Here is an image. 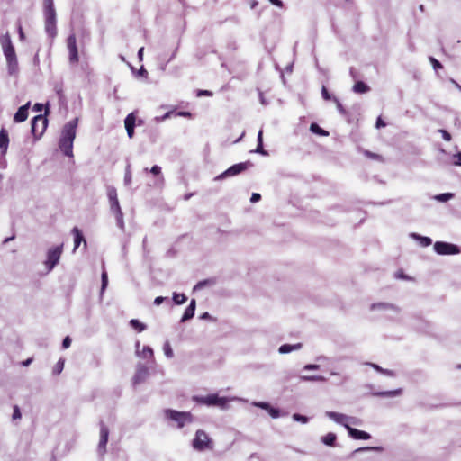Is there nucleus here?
<instances>
[{
  "instance_id": "a211bd4d",
  "label": "nucleus",
  "mask_w": 461,
  "mask_h": 461,
  "mask_svg": "<svg viewBox=\"0 0 461 461\" xmlns=\"http://www.w3.org/2000/svg\"><path fill=\"white\" fill-rule=\"evenodd\" d=\"M30 107V102H28L26 104L19 107L17 112L15 113L14 116V121L15 122H24L28 117V110Z\"/></svg>"
},
{
  "instance_id": "39448f33",
  "label": "nucleus",
  "mask_w": 461,
  "mask_h": 461,
  "mask_svg": "<svg viewBox=\"0 0 461 461\" xmlns=\"http://www.w3.org/2000/svg\"><path fill=\"white\" fill-rule=\"evenodd\" d=\"M62 251H63L62 244L50 248L48 249L47 254H46V260L43 262L48 273L52 271L53 268L59 264Z\"/></svg>"
},
{
  "instance_id": "dca6fc26",
  "label": "nucleus",
  "mask_w": 461,
  "mask_h": 461,
  "mask_svg": "<svg viewBox=\"0 0 461 461\" xmlns=\"http://www.w3.org/2000/svg\"><path fill=\"white\" fill-rule=\"evenodd\" d=\"M72 234L74 236V249H73V251H75L77 249H78V247L80 246L81 243H83L84 249H86V246H87V243H86V240H85L84 235L81 232V230L77 227H74L72 229Z\"/></svg>"
},
{
  "instance_id": "473e14b6",
  "label": "nucleus",
  "mask_w": 461,
  "mask_h": 461,
  "mask_svg": "<svg viewBox=\"0 0 461 461\" xmlns=\"http://www.w3.org/2000/svg\"><path fill=\"white\" fill-rule=\"evenodd\" d=\"M116 219L117 226L123 230H124V221H123V213L122 210L116 211L113 212Z\"/></svg>"
},
{
  "instance_id": "680f3d73",
  "label": "nucleus",
  "mask_w": 461,
  "mask_h": 461,
  "mask_svg": "<svg viewBox=\"0 0 461 461\" xmlns=\"http://www.w3.org/2000/svg\"><path fill=\"white\" fill-rule=\"evenodd\" d=\"M366 365H369L371 366L375 370H376L377 372L381 373L382 374V371L384 370V368H382L381 366H379L378 365L376 364H373V363H366Z\"/></svg>"
},
{
  "instance_id": "9d476101",
  "label": "nucleus",
  "mask_w": 461,
  "mask_h": 461,
  "mask_svg": "<svg viewBox=\"0 0 461 461\" xmlns=\"http://www.w3.org/2000/svg\"><path fill=\"white\" fill-rule=\"evenodd\" d=\"M48 125V120L44 115L35 116L31 122L32 133L37 137L41 136Z\"/></svg>"
},
{
  "instance_id": "2eb2a0df",
  "label": "nucleus",
  "mask_w": 461,
  "mask_h": 461,
  "mask_svg": "<svg viewBox=\"0 0 461 461\" xmlns=\"http://www.w3.org/2000/svg\"><path fill=\"white\" fill-rule=\"evenodd\" d=\"M136 116L135 113H129L124 119V125L127 131V135L130 139H132L134 136V128L136 125Z\"/></svg>"
},
{
  "instance_id": "c03bdc74",
  "label": "nucleus",
  "mask_w": 461,
  "mask_h": 461,
  "mask_svg": "<svg viewBox=\"0 0 461 461\" xmlns=\"http://www.w3.org/2000/svg\"><path fill=\"white\" fill-rule=\"evenodd\" d=\"M293 420L298 422H302L303 424L307 423L309 419L306 416L301 415L299 413H294L293 415Z\"/></svg>"
},
{
  "instance_id": "a19ab883",
  "label": "nucleus",
  "mask_w": 461,
  "mask_h": 461,
  "mask_svg": "<svg viewBox=\"0 0 461 461\" xmlns=\"http://www.w3.org/2000/svg\"><path fill=\"white\" fill-rule=\"evenodd\" d=\"M453 196H454V194L451 193H443V194L437 195L436 200H438L441 203H445V202L448 201L449 199H451Z\"/></svg>"
},
{
  "instance_id": "4468645a",
  "label": "nucleus",
  "mask_w": 461,
  "mask_h": 461,
  "mask_svg": "<svg viewBox=\"0 0 461 461\" xmlns=\"http://www.w3.org/2000/svg\"><path fill=\"white\" fill-rule=\"evenodd\" d=\"M107 196L110 204V211L112 213L116 211L122 210L117 197V191L115 187L109 186L107 188Z\"/></svg>"
},
{
  "instance_id": "58836bf2",
  "label": "nucleus",
  "mask_w": 461,
  "mask_h": 461,
  "mask_svg": "<svg viewBox=\"0 0 461 461\" xmlns=\"http://www.w3.org/2000/svg\"><path fill=\"white\" fill-rule=\"evenodd\" d=\"M101 281H102L101 293H103L106 289L107 285H108V276H107V272L104 269L102 272Z\"/></svg>"
},
{
  "instance_id": "338daca9",
  "label": "nucleus",
  "mask_w": 461,
  "mask_h": 461,
  "mask_svg": "<svg viewBox=\"0 0 461 461\" xmlns=\"http://www.w3.org/2000/svg\"><path fill=\"white\" fill-rule=\"evenodd\" d=\"M368 158H379L380 156L377 155V154H375V153H372L370 151H366L365 153Z\"/></svg>"
},
{
  "instance_id": "e433bc0d",
  "label": "nucleus",
  "mask_w": 461,
  "mask_h": 461,
  "mask_svg": "<svg viewBox=\"0 0 461 461\" xmlns=\"http://www.w3.org/2000/svg\"><path fill=\"white\" fill-rule=\"evenodd\" d=\"M68 53H69V62L72 64V63H77L78 61V52H77V49H70L68 50Z\"/></svg>"
},
{
  "instance_id": "09e8293b",
  "label": "nucleus",
  "mask_w": 461,
  "mask_h": 461,
  "mask_svg": "<svg viewBox=\"0 0 461 461\" xmlns=\"http://www.w3.org/2000/svg\"><path fill=\"white\" fill-rule=\"evenodd\" d=\"M22 418L21 411L18 405L14 406V411L12 415L13 420H20Z\"/></svg>"
},
{
  "instance_id": "a18cd8bd",
  "label": "nucleus",
  "mask_w": 461,
  "mask_h": 461,
  "mask_svg": "<svg viewBox=\"0 0 461 461\" xmlns=\"http://www.w3.org/2000/svg\"><path fill=\"white\" fill-rule=\"evenodd\" d=\"M252 405L266 410L267 411L268 409H270L271 406L268 402H252Z\"/></svg>"
},
{
  "instance_id": "de8ad7c7",
  "label": "nucleus",
  "mask_w": 461,
  "mask_h": 461,
  "mask_svg": "<svg viewBox=\"0 0 461 461\" xmlns=\"http://www.w3.org/2000/svg\"><path fill=\"white\" fill-rule=\"evenodd\" d=\"M321 96L324 100L326 101H330V100H332L333 101V97L328 91V89L325 87V86H322L321 88Z\"/></svg>"
},
{
  "instance_id": "f257e3e1",
  "label": "nucleus",
  "mask_w": 461,
  "mask_h": 461,
  "mask_svg": "<svg viewBox=\"0 0 461 461\" xmlns=\"http://www.w3.org/2000/svg\"><path fill=\"white\" fill-rule=\"evenodd\" d=\"M77 122V118L69 121L61 131L59 146L63 154L69 158L73 157V142L76 138Z\"/></svg>"
},
{
  "instance_id": "bf43d9fd",
  "label": "nucleus",
  "mask_w": 461,
  "mask_h": 461,
  "mask_svg": "<svg viewBox=\"0 0 461 461\" xmlns=\"http://www.w3.org/2000/svg\"><path fill=\"white\" fill-rule=\"evenodd\" d=\"M209 283V281L207 280H204V281H201L199 282L194 287V290H200L202 288H203L207 284Z\"/></svg>"
},
{
  "instance_id": "a878e982",
  "label": "nucleus",
  "mask_w": 461,
  "mask_h": 461,
  "mask_svg": "<svg viewBox=\"0 0 461 461\" xmlns=\"http://www.w3.org/2000/svg\"><path fill=\"white\" fill-rule=\"evenodd\" d=\"M370 90V87L363 81H357L353 86V91L357 94H365Z\"/></svg>"
},
{
  "instance_id": "69168bd1",
  "label": "nucleus",
  "mask_w": 461,
  "mask_h": 461,
  "mask_svg": "<svg viewBox=\"0 0 461 461\" xmlns=\"http://www.w3.org/2000/svg\"><path fill=\"white\" fill-rule=\"evenodd\" d=\"M43 109V104H35L34 106H33V110L36 111V112H41Z\"/></svg>"
},
{
  "instance_id": "8fccbe9b",
  "label": "nucleus",
  "mask_w": 461,
  "mask_h": 461,
  "mask_svg": "<svg viewBox=\"0 0 461 461\" xmlns=\"http://www.w3.org/2000/svg\"><path fill=\"white\" fill-rule=\"evenodd\" d=\"M429 61H430V63H431V65H432V67H433V68L435 70L442 68L441 63L438 59H436L435 58L429 57Z\"/></svg>"
},
{
  "instance_id": "f704fd0d",
  "label": "nucleus",
  "mask_w": 461,
  "mask_h": 461,
  "mask_svg": "<svg viewBox=\"0 0 461 461\" xmlns=\"http://www.w3.org/2000/svg\"><path fill=\"white\" fill-rule=\"evenodd\" d=\"M412 238L420 240V244L423 247H428L432 243V240L429 237H423L416 233H411Z\"/></svg>"
},
{
  "instance_id": "393cba45",
  "label": "nucleus",
  "mask_w": 461,
  "mask_h": 461,
  "mask_svg": "<svg viewBox=\"0 0 461 461\" xmlns=\"http://www.w3.org/2000/svg\"><path fill=\"white\" fill-rule=\"evenodd\" d=\"M371 451L383 452L384 448L382 447H359V448L354 450L352 452L351 456L354 457V456H356L359 453L371 452Z\"/></svg>"
},
{
  "instance_id": "b1692460",
  "label": "nucleus",
  "mask_w": 461,
  "mask_h": 461,
  "mask_svg": "<svg viewBox=\"0 0 461 461\" xmlns=\"http://www.w3.org/2000/svg\"><path fill=\"white\" fill-rule=\"evenodd\" d=\"M149 172L155 176H158V180H157V183L155 185H163L164 184V177L163 176L161 175V167L158 165H155L153 166Z\"/></svg>"
},
{
  "instance_id": "4d7b16f0",
  "label": "nucleus",
  "mask_w": 461,
  "mask_h": 461,
  "mask_svg": "<svg viewBox=\"0 0 461 461\" xmlns=\"http://www.w3.org/2000/svg\"><path fill=\"white\" fill-rule=\"evenodd\" d=\"M203 95L212 96V93L209 90H198L197 96H203Z\"/></svg>"
},
{
  "instance_id": "ddd939ff",
  "label": "nucleus",
  "mask_w": 461,
  "mask_h": 461,
  "mask_svg": "<svg viewBox=\"0 0 461 461\" xmlns=\"http://www.w3.org/2000/svg\"><path fill=\"white\" fill-rule=\"evenodd\" d=\"M148 375V367L144 364L139 363L136 366V372L132 378L133 385L136 386L137 384L143 383Z\"/></svg>"
},
{
  "instance_id": "72a5a7b5",
  "label": "nucleus",
  "mask_w": 461,
  "mask_h": 461,
  "mask_svg": "<svg viewBox=\"0 0 461 461\" xmlns=\"http://www.w3.org/2000/svg\"><path fill=\"white\" fill-rule=\"evenodd\" d=\"M130 325L135 329L138 332H141L146 330L147 326L140 322L139 320L132 319L130 321Z\"/></svg>"
},
{
  "instance_id": "f03ea898",
  "label": "nucleus",
  "mask_w": 461,
  "mask_h": 461,
  "mask_svg": "<svg viewBox=\"0 0 461 461\" xmlns=\"http://www.w3.org/2000/svg\"><path fill=\"white\" fill-rule=\"evenodd\" d=\"M44 17L46 33L50 38L56 37V11L54 8L53 0H44Z\"/></svg>"
},
{
  "instance_id": "cd10ccee",
  "label": "nucleus",
  "mask_w": 461,
  "mask_h": 461,
  "mask_svg": "<svg viewBox=\"0 0 461 461\" xmlns=\"http://www.w3.org/2000/svg\"><path fill=\"white\" fill-rule=\"evenodd\" d=\"M337 440V436L333 432H329L327 435L323 436L321 438V442L330 447H333L335 445V442Z\"/></svg>"
},
{
  "instance_id": "ea45409f",
  "label": "nucleus",
  "mask_w": 461,
  "mask_h": 461,
  "mask_svg": "<svg viewBox=\"0 0 461 461\" xmlns=\"http://www.w3.org/2000/svg\"><path fill=\"white\" fill-rule=\"evenodd\" d=\"M63 368H64V360L59 359L57 362V364L55 365V366L53 367V370H52L53 375H59L62 372Z\"/></svg>"
},
{
  "instance_id": "0e129e2a",
  "label": "nucleus",
  "mask_w": 461,
  "mask_h": 461,
  "mask_svg": "<svg viewBox=\"0 0 461 461\" xmlns=\"http://www.w3.org/2000/svg\"><path fill=\"white\" fill-rule=\"evenodd\" d=\"M376 128H381L385 126V122L381 119V117H378L375 124Z\"/></svg>"
},
{
  "instance_id": "4be33fe9",
  "label": "nucleus",
  "mask_w": 461,
  "mask_h": 461,
  "mask_svg": "<svg viewBox=\"0 0 461 461\" xmlns=\"http://www.w3.org/2000/svg\"><path fill=\"white\" fill-rule=\"evenodd\" d=\"M301 348H302V344L301 343H296V344H294V345L284 344V345L279 347L278 352L280 354H287V353L292 352L293 350H298Z\"/></svg>"
},
{
  "instance_id": "864d4df0",
  "label": "nucleus",
  "mask_w": 461,
  "mask_h": 461,
  "mask_svg": "<svg viewBox=\"0 0 461 461\" xmlns=\"http://www.w3.org/2000/svg\"><path fill=\"white\" fill-rule=\"evenodd\" d=\"M439 132L441 133L442 135V138L446 140V141H450L451 140V135L448 131H447L446 130H439Z\"/></svg>"
},
{
  "instance_id": "2f4dec72",
  "label": "nucleus",
  "mask_w": 461,
  "mask_h": 461,
  "mask_svg": "<svg viewBox=\"0 0 461 461\" xmlns=\"http://www.w3.org/2000/svg\"><path fill=\"white\" fill-rule=\"evenodd\" d=\"M310 131L312 133L318 134L320 136H329V132L322 128H321L317 123L312 122L310 126Z\"/></svg>"
},
{
  "instance_id": "3c124183",
  "label": "nucleus",
  "mask_w": 461,
  "mask_h": 461,
  "mask_svg": "<svg viewBox=\"0 0 461 461\" xmlns=\"http://www.w3.org/2000/svg\"><path fill=\"white\" fill-rule=\"evenodd\" d=\"M267 412L272 418H278L280 416V411L276 408H273L270 406V409H268Z\"/></svg>"
},
{
  "instance_id": "0eeeda50",
  "label": "nucleus",
  "mask_w": 461,
  "mask_h": 461,
  "mask_svg": "<svg viewBox=\"0 0 461 461\" xmlns=\"http://www.w3.org/2000/svg\"><path fill=\"white\" fill-rule=\"evenodd\" d=\"M252 167V163L250 161H246L242 163L235 164L231 167H230L227 170H225L223 173L216 176V180H221L226 177L234 176L239 175L240 173L245 171L249 167Z\"/></svg>"
},
{
  "instance_id": "c756f323",
  "label": "nucleus",
  "mask_w": 461,
  "mask_h": 461,
  "mask_svg": "<svg viewBox=\"0 0 461 461\" xmlns=\"http://www.w3.org/2000/svg\"><path fill=\"white\" fill-rule=\"evenodd\" d=\"M300 380L304 382H325L327 379L322 375H301Z\"/></svg>"
},
{
  "instance_id": "37998d69",
  "label": "nucleus",
  "mask_w": 461,
  "mask_h": 461,
  "mask_svg": "<svg viewBox=\"0 0 461 461\" xmlns=\"http://www.w3.org/2000/svg\"><path fill=\"white\" fill-rule=\"evenodd\" d=\"M333 102L336 104L338 112L341 115H346L347 112H346L345 108L343 107V105L341 104V103L339 102V100L337 97H333Z\"/></svg>"
},
{
  "instance_id": "f8f14e48",
  "label": "nucleus",
  "mask_w": 461,
  "mask_h": 461,
  "mask_svg": "<svg viewBox=\"0 0 461 461\" xmlns=\"http://www.w3.org/2000/svg\"><path fill=\"white\" fill-rule=\"evenodd\" d=\"M326 416L329 417L333 421L343 425L346 428V425H349L348 422L353 424H358L357 420L354 417H349L342 413H338L335 411H327Z\"/></svg>"
},
{
  "instance_id": "412c9836",
  "label": "nucleus",
  "mask_w": 461,
  "mask_h": 461,
  "mask_svg": "<svg viewBox=\"0 0 461 461\" xmlns=\"http://www.w3.org/2000/svg\"><path fill=\"white\" fill-rule=\"evenodd\" d=\"M370 309L372 311H375V310H380V311H393L395 312H398L399 310L396 306H394L393 304H391V303H373L370 307Z\"/></svg>"
},
{
  "instance_id": "c85d7f7f",
  "label": "nucleus",
  "mask_w": 461,
  "mask_h": 461,
  "mask_svg": "<svg viewBox=\"0 0 461 461\" xmlns=\"http://www.w3.org/2000/svg\"><path fill=\"white\" fill-rule=\"evenodd\" d=\"M257 141H258V146H257L255 152L259 153L263 156H267V152L263 148V131L262 130H260L258 133Z\"/></svg>"
},
{
  "instance_id": "5fc2aeb1",
  "label": "nucleus",
  "mask_w": 461,
  "mask_h": 461,
  "mask_svg": "<svg viewBox=\"0 0 461 461\" xmlns=\"http://www.w3.org/2000/svg\"><path fill=\"white\" fill-rule=\"evenodd\" d=\"M320 366L316 364H307L303 366L304 370H318Z\"/></svg>"
},
{
  "instance_id": "e2e57ef3",
  "label": "nucleus",
  "mask_w": 461,
  "mask_h": 461,
  "mask_svg": "<svg viewBox=\"0 0 461 461\" xmlns=\"http://www.w3.org/2000/svg\"><path fill=\"white\" fill-rule=\"evenodd\" d=\"M382 374L383 375H389V376H395V373L393 371V370H389V369H384L382 371Z\"/></svg>"
},
{
  "instance_id": "603ef678",
  "label": "nucleus",
  "mask_w": 461,
  "mask_h": 461,
  "mask_svg": "<svg viewBox=\"0 0 461 461\" xmlns=\"http://www.w3.org/2000/svg\"><path fill=\"white\" fill-rule=\"evenodd\" d=\"M172 113H173V112L171 111V112H167V113H165L164 115H162V116H157V117H155V121H156L157 122H163V121H165V120L168 119V118L171 116V114H172Z\"/></svg>"
},
{
  "instance_id": "9b49d317",
  "label": "nucleus",
  "mask_w": 461,
  "mask_h": 461,
  "mask_svg": "<svg viewBox=\"0 0 461 461\" xmlns=\"http://www.w3.org/2000/svg\"><path fill=\"white\" fill-rule=\"evenodd\" d=\"M109 438V429L104 422L100 423V439L97 446V453L100 456H104L106 453V445Z\"/></svg>"
},
{
  "instance_id": "6e6d98bb",
  "label": "nucleus",
  "mask_w": 461,
  "mask_h": 461,
  "mask_svg": "<svg viewBox=\"0 0 461 461\" xmlns=\"http://www.w3.org/2000/svg\"><path fill=\"white\" fill-rule=\"evenodd\" d=\"M70 345H71V339H70L68 336H67V337L63 339V341H62V347H63L64 348H69V347H70Z\"/></svg>"
},
{
  "instance_id": "052dcab7",
  "label": "nucleus",
  "mask_w": 461,
  "mask_h": 461,
  "mask_svg": "<svg viewBox=\"0 0 461 461\" xmlns=\"http://www.w3.org/2000/svg\"><path fill=\"white\" fill-rule=\"evenodd\" d=\"M167 300V297H163V296H158L155 298L154 300V303L156 305H160L164 301Z\"/></svg>"
},
{
  "instance_id": "f3484780",
  "label": "nucleus",
  "mask_w": 461,
  "mask_h": 461,
  "mask_svg": "<svg viewBox=\"0 0 461 461\" xmlns=\"http://www.w3.org/2000/svg\"><path fill=\"white\" fill-rule=\"evenodd\" d=\"M346 429L348 432V435L355 439H369L371 438L369 433L359 430L357 429H354L349 425H346Z\"/></svg>"
},
{
  "instance_id": "aec40b11",
  "label": "nucleus",
  "mask_w": 461,
  "mask_h": 461,
  "mask_svg": "<svg viewBox=\"0 0 461 461\" xmlns=\"http://www.w3.org/2000/svg\"><path fill=\"white\" fill-rule=\"evenodd\" d=\"M135 346L137 356L142 358L153 359V349L149 346H144L141 351L139 350V348L140 346V341H137Z\"/></svg>"
},
{
  "instance_id": "1a4fd4ad",
  "label": "nucleus",
  "mask_w": 461,
  "mask_h": 461,
  "mask_svg": "<svg viewBox=\"0 0 461 461\" xmlns=\"http://www.w3.org/2000/svg\"><path fill=\"white\" fill-rule=\"evenodd\" d=\"M434 250L439 255H456L460 253L458 246L444 241L435 242Z\"/></svg>"
},
{
  "instance_id": "bb28decb",
  "label": "nucleus",
  "mask_w": 461,
  "mask_h": 461,
  "mask_svg": "<svg viewBox=\"0 0 461 461\" xmlns=\"http://www.w3.org/2000/svg\"><path fill=\"white\" fill-rule=\"evenodd\" d=\"M402 393V389H396L392 391H381V392H375L373 394L375 396H380V397H394L398 396Z\"/></svg>"
},
{
  "instance_id": "20e7f679",
  "label": "nucleus",
  "mask_w": 461,
  "mask_h": 461,
  "mask_svg": "<svg viewBox=\"0 0 461 461\" xmlns=\"http://www.w3.org/2000/svg\"><path fill=\"white\" fill-rule=\"evenodd\" d=\"M192 447L194 450L198 452H203L205 450H212L213 449V441L208 436V434L203 430L198 429L195 432V436L192 441Z\"/></svg>"
},
{
  "instance_id": "79ce46f5",
  "label": "nucleus",
  "mask_w": 461,
  "mask_h": 461,
  "mask_svg": "<svg viewBox=\"0 0 461 461\" xmlns=\"http://www.w3.org/2000/svg\"><path fill=\"white\" fill-rule=\"evenodd\" d=\"M131 182V166L128 165L126 167V170H125V176H124V184L126 185H130Z\"/></svg>"
},
{
  "instance_id": "13d9d810",
  "label": "nucleus",
  "mask_w": 461,
  "mask_h": 461,
  "mask_svg": "<svg viewBox=\"0 0 461 461\" xmlns=\"http://www.w3.org/2000/svg\"><path fill=\"white\" fill-rule=\"evenodd\" d=\"M260 199H261V195L259 194L253 193L250 197V202L254 203L258 202Z\"/></svg>"
},
{
  "instance_id": "c9c22d12",
  "label": "nucleus",
  "mask_w": 461,
  "mask_h": 461,
  "mask_svg": "<svg viewBox=\"0 0 461 461\" xmlns=\"http://www.w3.org/2000/svg\"><path fill=\"white\" fill-rule=\"evenodd\" d=\"M173 301L176 304L180 305L185 303L187 301V297L184 294H173Z\"/></svg>"
},
{
  "instance_id": "49530a36",
  "label": "nucleus",
  "mask_w": 461,
  "mask_h": 461,
  "mask_svg": "<svg viewBox=\"0 0 461 461\" xmlns=\"http://www.w3.org/2000/svg\"><path fill=\"white\" fill-rule=\"evenodd\" d=\"M164 353L167 357L171 358L174 356L173 350L168 342L164 345Z\"/></svg>"
},
{
  "instance_id": "7c9ffc66",
  "label": "nucleus",
  "mask_w": 461,
  "mask_h": 461,
  "mask_svg": "<svg viewBox=\"0 0 461 461\" xmlns=\"http://www.w3.org/2000/svg\"><path fill=\"white\" fill-rule=\"evenodd\" d=\"M6 63H7V69H8V73L10 75H14L17 73L18 71V61H17V58L16 59H14L12 60H6Z\"/></svg>"
},
{
  "instance_id": "774afa93",
  "label": "nucleus",
  "mask_w": 461,
  "mask_h": 461,
  "mask_svg": "<svg viewBox=\"0 0 461 461\" xmlns=\"http://www.w3.org/2000/svg\"><path fill=\"white\" fill-rule=\"evenodd\" d=\"M456 158H457V160L455 162V165L461 166V152H458L456 155Z\"/></svg>"
},
{
  "instance_id": "4c0bfd02",
  "label": "nucleus",
  "mask_w": 461,
  "mask_h": 461,
  "mask_svg": "<svg viewBox=\"0 0 461 461\" xmlns=\"http://www.w3.org/2000/svg\"><path fill=\"white\" fill-rule=\"evenodd\" d=\"M67 45H68V50L77 49V39H76V36L74 34H71V35H69L68 37Z\"/></svg>"
},
{
  "instance_id": "7ed1b4c3",
  "label": "nucleus",
  "mask_w": 461,
  "mask_h": 461,
  "mask_svg": "<svg viewBox=\"0 0 461 461\" xmlns=\"http://www.w3.org/2000/svg\"><path fill=\"white\" fill-rule=\"evenodd\" d=\"M165 417L174 421L177 429H182L194 422V416L189 411H178L172 409L165 410Z\"/></svg>"
},
{
  "instance_id": "6e6552de",
  "label": "nucleus",
  "mask_w": 461,
  "mask_h": 461,
  "mask_svg": "<svg viewBox=\"0 0 461 461\" xmlns=\"http://www.w3.org/2000/svg\"><path fill=\"white\" fill-rule=\"evenodd\" d=\"M0 43L6 60L16 59L14 47L12 43L11 37L5 33L0 37Z\"/></svg>"
},
{
  "instance_id": "6ab92c4d",
  "label": "nucleus",
  "mask_w": 461,
  "mask_h": 461,
  "mask_svg": "<svg viewBox=\"0 0 461 461\" xmlns=\"http://www.w3.org/2000/svg\"><path fill=\"white\" fill-rule=\"evenodd\" d=\"M195 308L196 301L194 299H192L181 318V322H185L186 321L191 320L194 316Z\"/></svg>"
},
{
  "instance_id": "5701e85b",
  "label": "nucleus",
  "mask_w": 461,
  "mask_h": 461,
  "mask_svg": "<svg viewBox=\"0 0 461 461\" xmlns=\"http://www.w3.org/2000/svg\"><path fill=\"white\" fill-rule=\"evenodd\" d=\"M9 143L8 133L5 129L0 131V149H3L4 152L7 150Z\"/></svg>"
},
{
  "instance_id": "423d86ee",
  "label": "nucleus",
  "mask_w": 461,
  "mask_h": 461,
  "mask_svg": "<svg viewBox=\"0 0 461 461\" xmlns=\"http://www.w3.org/2000/svg\"><path fill=\"white\" fill-rule=\"evenodd\" d=\"M194 400L200 404H204L207 406H219L221 409H225L228 402V399L226 397H220L218 394L194 396Z\"/></svg>"
}]
</instances>
